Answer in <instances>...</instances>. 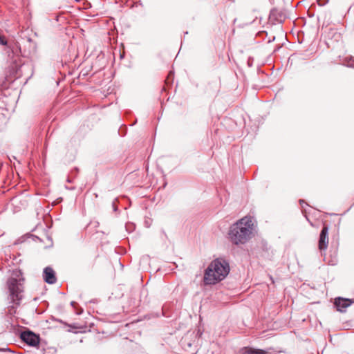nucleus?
Here are the masks:
<instances>
[{
	"mask_svg": "<svg viewBox=\"0 0 354 354\" xmlns=\"http://www.w3.org/2000/svg\"><path fill=\"white\" fill-rule=\"evenodd\" d=\"M230 272L229 263L223 259L214 260L205 270L204 281L206 284H214L224 279Z\"/></svg>",
	"mask_w": 354,
	"mask_h": 354,
	"instance_id": "nucleus-3",
	"label": "nucleus"
},
{
	"mask_svg": "<svg viewBox=\"0 0 354 354\" xmlns=\"http://www.w3.org/2000/svg\"><path fill=\"white\" fill-rule=\"evenodd\" d=\"M7 44H8V42H7V40L6 39V38L4 37H2L0 35V44L6 46V45H7Z\"/></svg>",
	"mask_w": 354,
	"mask_h": 354,
	"instance_id": "nucleus-10",
	"label": "nucleus"
},
{
	"mask_svg": "<svg viewBox=\"0 0 354 354\" xmlns=\"http://www.w3.org/2000/svg\"><path fill=\"white\" fill-rule=\"evenodd\" d=\"M21 339L31 346H37L39 344V336L32 331L26 330L21 333Z\"/></svg>",
	"mask_w": 354,
	"mask_h": 354,
	"instance_id": "nucleus-4",
	"label": "nucleus"
},
{
	"mask_svg": "<svg viewBox=\"0 0 354 354\" xmlns=\"http://www.w3.org/2000/svg\"><path fill=\"white\" fill-rule=\"evenodd\" d=\"M9 48H11V51L13 54H15L17 56V58L13 60V63L16 65L17 64L18 59H19V53L21 51L20 47L18 44H15V46H9Z\"/></svg>",
	"mask_w": 354,
	"mask_h": 354,
	"instance_id": "nucleus-9",
	"label": "nucleus"
},
{
	"mask_svg": "<svg viewBox=\"0 0 354 354\" xmlns=\"http://www.w3.org/2000/svg\"><path fill=\"white\" fill-rule=\"evenodd\" d=\"M43 276L44 281L49 284H53L56 282L55 271L50 267L44 268Z\"/></svg>",
	"mask_w": 354,
	"mask_h": 354,
	"instance_id": "nucleus-6",
	"label": "nucleus"
},
{
	"mask_svg": "<svg viewBox=\"0 0 354 354\" xmlns=\"http://www.w3.org/2000/svg\"><path fill=\"white\" fill-rule=\"evenodd\" d=\"M299 203H300V204H301V207H303L302 203H304V201H303V200H300V201H299Z\"/></svg>",
	"mask_w": 354,
	"mask_h": 354,
	"instance_id": "nucleus-11",
	"label": "nucleus"
},
{
	"mask_svg": "<svg viewBox=\"0 0 354 354\" xmlns=\"http://www.w3.org/2000/svg\"><path fill=\"white\" fill-rule=\"evenodd\" d=\"M242 354H270L268 351L245 347L242 350Z\"/></svg>",
	"mask_w": 354,
	"mask_h": 354,
	"instance_id": "nucleus-8",
	"label": "nucleus"
},
{
	"mask_svg": "<svg viewBox=\"0 0 354 354\" xmlns=\"http://www.w3.org/2000/svg\"><path fill=\"white\" fill-rule=\"evenodd\" d=\"M253 223L250 217H243L233 224L229 230L230 241L236 244H243L250 239L252 235Z\"/></svg>",
	"mask_w": 354,
	"mask_h": 354,
	"instance_id": "nucleus-2",
	"label": "nucleus"
},
{
	"mask_svg": "<svg viewBox=\"0 0 354 354\" xmlns=\"http://www.w3.org/2000/svg\"><path fill=\"white\" fill-rule=\"evenodd\" d=\"M328 227L324 225L321 231L319 239V249L320 251L326 250L328 244Z\"/></svg>",
	"mask_w": 354,
	"mask_h": 354,
	"instance_id": "nucleus-5",
	"label": "nucleus"
},
{
	"mask_svg": "<svg viewBox=\"0 0 354 354\" xmlns=\"http://www.w3.org/2000/svg\"><path fill=\"white\" fill-rule=\"evenodd\" d=\"M24 281L22 273L18 270H14L8 279V299L10 304L8 306V313L10 315H14L16 313V308L20 305L23 299Z\"/></svg>",
	"mask_w": 354,
	"mask_h": 354,
	"instance_id": "nucleus-1",
	"label": "nucleus"
},
{
	"mask_svg": "<svg viewBox=\"0 0 354 354\" xmlns=\"http://www.w3.org/2000/svg\"><path fill=\"white\" fill-rule=\"evenodd\" d=\"M351 301L348 299L338 298L335 301V305L339 311L344 310L347 307L351 306Z\"/></svg>",
	"mask_w": 354,
	"mask_h": 354,
	"instance_id": "nucleus-7",
	"label": "nucleus"
}]
</instances>
